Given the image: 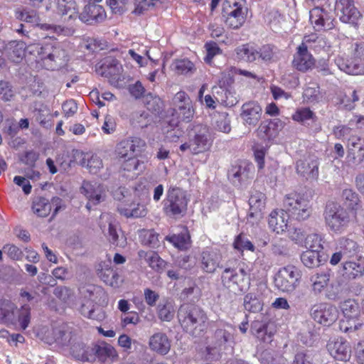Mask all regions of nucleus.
Returning a JSON list of instances; mask_svg holds the SVG:
<instances>
[{"instance_id":"obj_1","label":"nucleus","mask_w":364,"mask_h":364,"mask_svg":"<svg viewBox=\"0 0 364 364\" xmlns=\"http://www.w3.org/2000/svg\"><path fill=\"white\" fill-rule=\"evenodd\" d=\"M31 54L36 61L46 70H55L67 65L69 55L59 43H34L28 46Z\"/></svg>"},{"instance_id":"obj_2","label":"nucleus","mask_w":364,"mask_h":364,"mask_svg":"<svg viewBox=\"0 0 364 364\" xmlns=\"http://www.w3.org/2000/svg\"><path fill=\"white\" fill-rule=\"evenodd\" d=\"M177 318L183 331L191 336H200L207 331L208 315L198 305L190 303L181 304L177 312Z\"/></svg>"},{"instance_id":"obj_3","label":"nucleus","mask_w":364,"mask_h":364,"mask_svg":"<svg viewBox=\"0 0 364 364\" xmlns=\"http://www.w3.org/2000/svg\"><path fill=\"white\" fill-rule=\"evenodd\" d=\"M283 208L288 217L299 223L309 220L313 214L311 199L304 193L292 191L284 196Z\"/></svg>"},{"instance_id":"obj_4","label":"nucleus","mask_w":364,"mask_h":364,"mask_svg":"<svg viewBox=\"0 0 364 364\" xmlns=\"http://www.w3.org/2000/svg\"><path fill=\"white\" fill-rule=\"evenodd\" d=\"M188 198L186 192L179 187L170 186L163 200L164 213L172 218L183 216L188 208Z\"/></svg>"},{"instance_id":"obj_5","label":"nucleus","mask_w":364,"mask_h":364,"mask_svg":"<svg viewBox=\"0 0 364 364\" xmlns=\"http://www.w3.org/2000/svg\"><path fill=\"white\" fill-rule=\"evenodd\" d=\"M323 218L326 227L337 234L343 232L350 221V217L347 210L333 201L326 203L323 211Z\"/></svg>"},{"instance_id":"obj_6","label":"nucleus","mask_w":364,"mask_h":364,"mask_svg":"<svg viewBox=\"0 0 364 364\" xmlns=\"http://www.w3.org/2000/svg\"><path fill=\"white\" fill-rule=\"evenodd\" d=\"M221 14L225 24L231 29H238L245 23L247 9L245 0H225Z\"/></svg>"},{"instance_id":"obj_7","label":"nucleus","mask_w":364,"mask_h":364,"mask_svg":"<svg viewBox=\"0 0 364 364\" xmlns=\"http://www.w3.org/2000/svg\"><path fill=\"white\" fill-rule=\"evenodd\" d=\"M174 107L172 109V119L171 126H178L181 122H191L195 113L192 101L188 94L184 91L178 92L173 98Z\"/></svg>"},{"instance_id":"obj_8","label":"nucleus","mask_w":364,"mask_h":364,"mask_svg":"<svg viewBox=\"0 0 364 364\" xmlns=\"http://www.w3.org/2000/svg\"><path fill=\"white\" fill-rule=\"evenodd\" d=\"M350 59L345 61L338 59L337 65L341 70L349 75L364 74V42L351 44Z\"/></svg>"},{"instance_id":"obj_9","label":"nucleus","mask_w":364,"mask_h":364,"mask_svg":"<svg viewBox=\"0 0 364 364\" xmlns=\"http://www.w3.org/2000/svg\"><path fill=\"white\" fill-rule=\"evenodd\" d=\"M221 282L230 291H243L250 284V278L243 267H226L222 272Z\"/></svg>"},{"instance_id":"obj_10","label":"nucleus","mask_w":364,"mask_h":364,"mask_svg":"<svg viewBox=\"0 0 364 364\" xmlns=\"http://www.w3.org/2000/svg\"><path fill=\"white\" fill-rule=\"evenodd\" d=\"M301 272L294 265L281 268L274 278V284L278 289L284 292H292L298 286Z\"/></svg>"},{"instance_id":"obj_11","label":"nucleus","mask_w":364,"mask_h":364,"mask_svg":"<svg viewBox=\"0 0 364 364\" xmlns=\"http://www.w3.org/2000/svg\"><path fill=\"white\" fill-rule=\"evenodd\" d=\"M190 139L192 145V154L193 155L209 151L213 142L210 129L204 124H198L194 127L193 135Z\"/></svg>"},{"instance_id":"obj_12","label":"nucleus","mask_w":364,"mask_h":364,"mask_svg":"<svg viewBox=\"0 0 364 364\" xmlns=\"http://www.w3.org/2000/svg\"><path fill=\"white\" fill-rule=\"evenodd\" d=\"M340 308L346 318L340 321V330L345 333L356 331L361 326L357 322L360 314L358 304L353 299H347L341 303Z\"/></svg>"},{"instance_id":"obj_13","label":"nucleus","mask_w":364,"mask_h":364,"mask_svg":"<svg viewBox=\"0 0 364 364\" xmlns=\"http://www.w3.org/2000/svg\"><path fill=\"white\" fill-rule=\"evenodd\" d=\"M103 0H87L79 14V19L87 25H96L107 18L105 7L100 4Z\"/></svg>"},{"instance_id":"obj_14","label":"nucleus","mask_w":364,"mask_h":364,"mask_svg":"<svg viewBox=\"0 0 364 364\" xmlns=\"http://www.w3.org/2000/svg\"><path fill=\"white\" fill-rule=\"evenodd\" d=\"M309 21L318 32L330 31L336 26V19L331 11L320 6H315L310 10Z\"/></svg>"},{"instance_id":"obj_15","label":"nucleus","mask_w":364,"mask_h":364,"mask_svg":"<svg viewBox=\"0 0 364 364\" xmlns=\"http://www.w3.org/2000/svg\"><path fill=\"white\" fill-rule=\"evenodd\" d=\"M310 315L318 323L329 326L338 319V311L335 306L321 302L311 306Z\"/></svg>"},{"instance_id":"obj_16","label":"nucleus","mask_w":364,"mask_h":364,"mask_svg":"<svg viewBox=\"0 0 364 364\" xmlns=\"http://www.w3.org/2000/svg\"><path fill=\"white\" fill-rule=\"evenodd\" d=\"M53 208L52 218H55L58 211L62 208V199L59 197H53L51 201L43 197L36 198L32 205L33 212L40 217L48 216Z\"/></svg>"},{"instance_id":"obj_17","label":"nucleus","mask_w":364,"mask_h":364,"mask_svg":"<svg viewBox=\"0 0 364 364\" xmlns=\"http://www.w3.org/2000/svg\"><path fill=\"white\" fill-rule=\"evenodd\" d=\"M319 162L316 158L307 156L296 161V173L306 180H317Z\"/></svg>"},{"instance_id":"obj_18","label":"nucleus","mask_w":364,"mask_h":364,"mask_svg":"<svg viewBox=\"0 0 364 364\" xmlns=\"http://www.w3.org/2000/svg\"><path fill=\"white\" fill-rule=\"evenodd\" d=\"M337 9L340 11L341 21L357 26L359 19L362 17L360 12L355 6L353 0H339Z\"/></svg>"},{"instance_id":"obj_19","label":"nucleus","mask_w":364,"mask_h":364,"mask_svg":"<svg viewBox=\"0 0 364 364\" xmlns=\"http://www.w3.org/2000/svg\"><path fill=\"white\" fill-rule=\"evenodd\" d=\"M291 63L298 71L306 73L315 67L316 60L305 46L299 45L296 48Z\"/></svg>"},{"instance_id":"obj_20","label":"nucleus","mask_w":364,"mask_h":364,"mask_svg":"<svg viewBox=\"0 0 364 364\" xmlns=\"http://www.w3.org/2000/svg\"><path fill=\"white\" fill-rule=\"evenodd\" d=\"M326 348L331 355L337 360L347 362L350 359V346L342 337L330 340L326 345Z\"/></svg>"},{"instance_id":"obj_21","label":"nucleus","mask_w":364,"mask_h":364,"mask_svg":"<svg viewBox=\"0 0 364 364\" xmlns=\"http://www.w3.org/2000/svg\"><path fill=\"white\" fill-rule=\"evenodd\" d=\"M331 277V269L318 270L313 273L309 278L311 293L318 296L326 291L330 286L332 287Z\"/></svg>"},{"instance_id":"obj_22","label":"nucleus","mask_w":364,"mask_h":364,"mask_svg":"<svg viewBox=\"0 0 364 364\" xmlns=\"http://www.w3.org/2000/svg\"><path fill=\"white\" fill-rule=\"evenodd\" d=\"M122 65L115 58H107L98 69L99 73L109 79L112 84H117L122 80Z\"/></svg>"},{"instance_id":"obj_23","label":"nucleus","mask_w":364,"mask_h":364,"mask_svg":"<svg viewBox=\"0 0 364 364\" xmlns=\"http://www.w3.org/2000/svg\"><path fill=\"white\" fill-rule=\"evenodd\" d=\"M262 109L258 102L250 101L242 105L240 117L244 123L256 126L261 119Z\"/></svg>"},{"instance_id":"obj_24","label":"nucleus","mask_w":364,"mask_h":364,"mask_svg":"<svg viewBox=\"0 0 364 364\" xmlns=\"http://www.w3.org/2000/svg\"><path fill=\"white\" fill-rule=\"evenodd\" d=\"M347 159L355 166L364 161V140L360 137L353 136L349 139Z\"/></svg>"},{"instance_id":"obj_25","label":"nucleus","mask_w":364,"mask_h":364,"mask_svg":"<svg viewBox=\"0 0 364 364\" xmlns=\"http://www.w3.org/2000/svg\"><path fill=\"white\" fill-rule=\"evenodd\" d=\"M253 166L246 161H241L232 166L228 173V177L234 184H241L247 181L250 177Z\"/></svg>"},{"instance_id":"obj_26","label":"nucleus","mask_w":364,"mask_h":364,"mask_svg":"<svg viewBox=\"0 0 364 364\" xmlns=\"http://www.w3.org/2000/svg\"><path fill=\"white\" fill-rule=\"evenodd\" d=\"M171 340L167 335L162 332L153 334L149 341V346L151 350L157 354L165 355L168 353L171 349Z\"/></svg>"},{"instance_id":"obj_27","label":"nucleus","mask_w":364,"mask_h":364,"mask_svg":"<svg viewBox=\"0 0 364 364\" xmlns=\"http://www.w3.org/2000/svg\"><path fill=\"white\" fill-rule=\"evenodd\" d=\"M222 257L213 250H203L200 255L201 269L206 273H214L220 267Z\"/></svg>"},{"instance_id":"obj_28","label":"nucleus","mask_w":364,"mask_h":364,"mask_svg":"<svg viewBox=\"0 0 364 364\" xmlns=\"http://www.w3.org/2000/svg\"><path fill=\"white\" fill-rule=\"evenodd\" d=\"M288 218H289L284 212V208L280 212L274 210L269 215L268 225L269 228L277 234H282L287 230Z\"/></svg>"},{"instance_id":"obj_29","label":"nucleus","mask_w":364,"mask_h":364,"mask_svg":"<svg viewBox=\"0 0 364 364\" xmlns=\"http://www.w3.org/2000/svg\"><path fill=\"white\" fill-rule=\"evenodd\" d=\"M139 140L136 139H125L119 141L114 150L116 157L119 160L126 159L136 156L135 152Z\"/></svg>"},{"instance_id":"obj_30","label":"nucleus","mask_w":364,"mask_h":364,"mask_svg":"<svg viewBox=\"0 0 364 364\" xmlns=\"http://www.w3.org/2000/svg\"><path fill=\"white\" fill-rule=\"evenodd\" d=\"M82 193L88 199L86 208L90 210L91 205H97L100 203L103 193V189L101 185L97 183L92 184L89 181H84L82 186Z\"/></svg>"},{"instance_id":"obj_31","label":"nucleus","mask_w":364,"mask_h":364,"mask_svg":"<svg viewBox=\"0 0 364 364\" xmlns=\"http://www.w3.org/2000/svg\"><path fill=\"white\" fill-rule=\"evenodd\" d=\"M100 219V227L103 232L106 228V224L108 225V232L105 234V236L109 242L113 245H117L119 235L117 231L115 220L109 213H102Z\"/></svg>"},{"instance_id":"obj_32","label":"nucleus","mask_w":364,"mask_h":364,"mask_svg":"<svg viewBox=\"0 0 364 364\" xmlns=\"http://www.w3.org/2000/svg\"><path fill=\"white\" fill-rule=\"evenodd\" d=\"M97 274L105 284L113 288H119L124 282L117 269L111 267L101 269Z\"/></svg>"},{"instance_id":"obj_33","label":"nucleus","mask_w":364,"mask_h":364,"mask_svg":"<svg viewBox=\"0 0 364 364\" xmlns=\"http://www.w3.org/2000/svg\"><path fill=\"white\" fill-rule=\"evenodd\" d=\"M233 82L232 78L230 77L229 74L222 73L221 78L218 81V85L220 87L221 94L225 95V97H216L215 100L220 103L221 105L225 107H232L235 103V100H230L228 97V94L230 95V92L226 89V87L229 86Z\"/></svg>"},{"instance_id":"obj_34","label":"nucleus","mask_w":364,"mask_h":364,"mask_svg":"<svg viewBox=\"0 0 364 364\" xmlns=\"http://www.w3.org/2000/svg\"><path fill=\"white\" fill-rule=\"evenodd\" d=\"M93 350L95 351V356L100 362L104 363L109 359L114 361L118 358V353L117 350L112 345L106 342L95 346Z\"/></svg>"},{"instance_id":"obj_35","label":"nucleus","mask_w":364,"mask_h":364,"mask_svg":"<svg viewBox=\"0 0 364 364\" xmlns=\"http://www.w3.org/2000/svg\"><path fill=\"white\" fill-rule=\"evenodd\" d=\"M166 240L181 250H188L191 245V235L187 228H184L183 231L178 234L167 235Z\"/></svg>"},{"instance_id":"obj_36","label":"nucleus","mask_w":364,"mask_h":364,"mask_svg":"<svg viewBox=\"0 0 364 364\" xmlns=\"http://www.w3.org/2000/svg\"><path fill=\"white\" fill-rule=\"evenodd\" d=\"M57 13L63 16H68V19L79 18L77 4L75 0H58Z\"/></svg>"},{"instance_id":"obj_37","label":"nucleus","mask_w":364,"mask_h":364,"mask_svg":"<svg viewBox=\"0 0 364 364\" xmlns=\"http://www.w3.org/2000/svg\"><path fill=\"white\" fill-rule=\"evenodd\" d=\"M364 274V266L359 262L346 261L343 264L342 275L347 279H355Z\"/></svg>"},{"instance_id":"obj_38","label":"nucleus","mask_w":364,"mask_h":364,"mask_svg":"<svg viewBox=\"0 0 364 364\" xmlns=\"http://www.w3.org/2000/svg\"><path fill=\"white\" fill-rule=\"evenodd\" d=\"M138 256L139 259H145L149 266L156 272H159L165 267V261L162 259L156 252L139 250L138 252Z\"/></svg>"},{"instance_id":"obj_39","label":"nucleus","mask_w":364,"mask_h":364,"mask_svg":"<svg viewBox=\"0 0 364 364\" xmlns=\"http://www.w3.org/2000/svg\"><path fill=\"white\" fill-rule=\"evenodd\" d=\"M117 210L127 218L144 217L147 213L146 208L140 203H131L127 207L124 204H120L117 207Z\"/></svg>"},{"instance_id":"obj_40","label":"nucleus","mask_w":364,"mask_h":364,"mask_svg":"<svg viewBox=\"0 0 364 364\" xmlns=\"http://www.w3.org/2000/svg\"><path fill=\"white\" fill-rule=\"evenodd\" d=\"M300 45L305 46L307 50L310 48L315 52H318L326 46V42L324 38L315 33H311L304 36Z\"/></svg>"},{"instance_id":"obj_41","label":"nucleus","mask_w":364,"mask_h":364,"mask_svg":"<svg viewBox=\"0 0 364 364\" xmlns=\"http://www.w3.org/2000/svg\"><path fill=\"white\" fill-rule=\"evenodd\" d=\"M237 58L240 60L253 62L258 58V50L250 43L243 44L235 49Z\"/></svg>"},{"instance_id":"obj_42","label":"nucleus","mask_w":364,"mask_h":364,"mask_svg":"<svg viewBox=\"0 0 364 364\" xmlns=\"http://www.w3.org/2000/svg\"><path fill=\"white\" fill-rule=\"evenodd\" d=\"M8 57L14 63H19L25 56L26 46L22 41H14L9 44L7 50Z\"/></svg>"},{"instance_id":"obj_43","label":"nucleus","mask_w":364,"mask_h":364,"mask_svg":"<svg viewBox=\"0 0 364 364\" xmlns=\"http://www.w3.org/2000/svg\"><path fill=\"white\" fill-rule=\"evenodd\" d=\"M318 251L308 248L301 255V260L302 263L309 268L318 267L321 264V253Z\"/></svg>"},{"instance_id":"obj_44","label":"nucleus","mask_w":364,"mask_h":364,"mask_svg":"<svg viewBox=\"0 0 364 364\" xmlns=\"http://www.w3.org/2000/svg\"><path fill=\"white\" fill-rule=\"evenodd\" d=\"M267 197L264 193L258 191H254L250 197L249 205L250 210L255 211V213H261L265 207ZM254 213L251 212L250 215L252 217Z\"/></svg>"},{"instance_id":"obj_45","label":"nucleus","mask_w":364,"mask_h":364,"mask_svg":"<svg viewBox=\"0 0 364 364\" xmlns=\"http://www.w3.org/2000/svg\"><path fill=\"white\" fill-rule=\"evenodd\" d=\"M173 70L178 75L191 74L196 70L195 65L188 59H176L173 63Z\"/></svg>"},{"instance_id":"obj_46","label":"nucleus","mask_w":364,"mask_h":364,"mask_svg":"<svg viewBox=\"0 0 364 364\" xmlns=\"http://www.w3.org/2000/svg\"><path fill=\"white\" fill-rule=\"evenodd\" d=\"M262 302L255 294L248 293L245 296L244 307L245 310L256 313L262 309Z\"/></svg>"},{"instance_id":"obj_47","label":"nucleus","mask_w":364,"mask_h":364,"mask_svg":"<svg viewBox=\"0 0 364 364\" xmlns=\"http://www.w3.org/2000/svg\"><path fill=\"white\" fill-rule=\"evenodd\" d=\"M151 114L146 112H136L132 114L131 121L132 124L140 128L146 127L151 122Z\"/></svg>"},{"instance_id":"obj_48","label":"nucleus","mask_w":364,"mask_h":364,"mask_svg":"<svg viewBox=\"0 0 364 364\" xmlns=\"http://www.w3.org/2000/svg\"><path fill=\"white\" fill-rule=\"evenodd\" d=\"M232 245L234 249L240 252H244L245 250L255 252V245L242 233L235 237Z\"/></svg>"},{"instance_id":"obj_49","label":"nucleus","mask_w":364,"mask_h":364,"mask_svg":"<svg viewBox=\"0 0 364 364\" xmlns=\"http://www.w3.org/2000/svg\"><path fill=\"white\" fill-rule=\"evenodd\" d=\"M144 102L147 110L152 114H158L162 108V102L159 97L149 94L145 96Z\"/></svg>"},{"instance_id":"obj_50","label":"nucleus","mask_w":364,"mask_h":364,"mask_svg":"<svg viewBox=\"0 0 364 364\" xmlns=\"http://www.w3.org/2000/svg\"><path fill=\"white\" fill-rule=\"evenodd\" d=\"M140 239L143 245L154 247L159 242V234L154 230H144L140 235Z\"/></svg>"},{"instance_id":"obj_51","label":"nucleus","mask_w":364,"mask_h":364,"mask_svg":"<svg viewBox=\"0 0 364 364\" xmlns=\"http://www.w3.org/2000/svg\"><path fill=\"white\" fill-rule=\"evenodd\" d=\"M339 247L343 255L351 256L356 252L358 245L354 240L342 237L339 240Z\"/></svg>"},{"instance_id":"obj_52","label":"nucleus","mask_w":364,"mask_h":364,"mask_svg":"<svg viewBox=\"0 0 364 364\" xmlns=\"http://www.w3.org/2000/svg\"><path fill=\"white\" fill-rule=\"evenodd\" d=\"M348 207L352 210H357L359 207V198L358 194L351 189H345L342 193Z\"/></svg>"},{"instance_id":"obj_53","label":"nucleus","mask_w":364,"mask_h":364,"mask_svg":"<svg viewBox=\"0 0 364 364\" xmlns=\"http://www.w3.org/2000/svg\"><path fill=\"white\" fill-rule=\"evenodd\" d=\"M315 114L309 107L300 108L292 114V119L295 122L303 123L306 120L314 119Z\"/></svg>"},{"instance_id":"obj_54","label":"nucleus","mask_w":364,"mask_h":364,"mask_svg":"<svg viewBox=\"0 0 364 364\" xmlns=\"http://www.w3.org/2000/svg\"><path fill=\"white\" fill-rule=\"evenodd\" d=\"M305 240L308 248L318 251L323 250V239L321 235L316 233L309 235Z\"/></svg>"},{"instance_id":"obj_55","label":"nucleus","mask_w":364,"mask_h":364,"mask_svg":"<svg viewBox=\"0 0 364 364\" xmlns=\"http://www.w3.org/2000/svg\"><path fill=\"white\" fill-rule=\"evenodd\" d=\"M205 48L207 51V55L205 57V61L207 63L210 64L213 58L218 54L222 53V50L220 48L218 45L214 41H209L205 44Z\"/></svg>"},{"instance_id":"obj_56","label":"nucleus","mask_w":364,"mask_h":364,"mask_svg":"<svg viewBox=\"0 0 364 364\" xmlns=\"http://www.w3.org/2000/svg\"><path fill=\"white\" fill-rule=\"evenodd\" d=\"M17 18L26 22H33L37 17V12L26 8L18 9L15 11Z\"/></svg>"},{"instance_id":"obj_57","label":"nucleus","mask_w":364,"mask_h":364,"mask_svg":"<svg viewBox=\"0 0 364 364\" xmlns=\"http://www.w3.org/2000/svg\"><path fill=\"white\" fill-rule=\"evenodd\" d=\"M39 158V154L35 151H26L20 157V161L25 165L33 168Z\"/></svg>"},{"instance_id":"obj_58","label":"nucleus","mask_w":364,"mask_h":364,"mask_svg":"<svg viewBox=\"0 0 364 364\" xmlns=\"http://www.w3.org/2000/svg\"><path fill=\"white\" fill-rule=\"evenodd\" d=\"M18 321L23 330L28 326L31 321V308L28 305L25 304L21 307Z\"/></svg>"},{"instance_id":"obj_59","label":"nucleus","mask_w":364,"mask_h":364,"mask_svg":"<svg viewBox=\"0 0 364 364\" xmlns=\"http://www.w3.org/2000/svg\"><path fill=\"white\" fill-rule=\"evenodd\" d=\"M3 252L6 254L9 258L14 260H20L23 256V252L21 249L14 245H5L3 247Z\"/></svg>"},{"instance_id":"obj_60","label":"nucleus","mask_w":364,"mask_h":364,"mask_svg":"<svg viewBox=\"0 0 364 364\" xmlns=\"http://www.w3.org/2000/svg\"><path fill=\"white\" fill-rule=\"evenodd\" d=\"M14 97V90L9 82L0 81V99L4 101H9Z\"/></svg>"},{"instance_id":"obj_61","label":"nucleus","mask_w":364,"mask_h":364,"mask_svg":"<svg viewBox=\"0 0 364 364\" xmlns=\"http://www.w3.org/2000/svg\"><path fill=\"white\" fill-rule=\"evenodd\" d=\"M289 237L296 244H302L306 240L305 232L299 228H294L288 231Z\"/></svg>"},{"instance_id":"obj_62","label":"nucleus","mask_w":364,"mask_h":364,"mask_svg":"<svg viewBox=\"0 0 364 364\" xmlns=\"http://www.w3.org/2000/svg\"><path fill=\"white\" fill-rule=\"evenodd\" d=\"M122 160L123 161L122 168L128 172L136 171L141 164L140 161L136 156Z\"/></svg>"},{"instance_id":"obj_63","label":"nucleus","mask_w":364,"mask_h":364,"mask_svg":"<svg viewBox=\"0 0 364 364\" xmlns=\"http://www.w3.org/2000/svg\"><path fill=\"white\" fill-rule=\"evenodd\" d=\"M144 297L146 304L150 307H154L159 301L160 296L158 292L149 288H146L144 289Z\"/></svg>"},{"instance_id":"obj_64","label":"nucleus","mask_w":364,"mask_h":364,"mask_svg":"<svg viewBox=\"0 0 364 364\" xmlns=\"http://www.w3.org/2000/svg\"><path fill=\"white\" fill-rule=\"evenodd\" d=\"M292 364H314L311 355L304 351L298 352L293 360Z\"/></svg>"}]
</instances>
